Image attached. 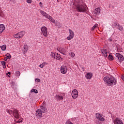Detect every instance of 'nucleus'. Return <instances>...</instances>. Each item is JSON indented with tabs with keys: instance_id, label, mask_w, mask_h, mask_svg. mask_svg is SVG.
<instances>
[{
	"instance_id": "1",
	"label": "nucleus",
	"mask_w": 124,
	"mask_h": 124,
	"mask_svg": "<svg viewBox=\"0 0 124 124\" xmlns=\"http://www.w3.org/2000/svg\"><path fill=\"white\" fill-rule=\"evenodd\" d=\"M73 8L77 10L78 12H86L87 11V5L83 2L80 1L78 3H74Z\"/></svg>"
},
{
	"instance_id": "2",
	"label": "nucleus",
	"mask_w": 124,
	"mask_h": 124,
	"mask_svg": "<svg viewBox=\"0 0 124 124\" xmlns=\"http://www.w3.org/2000/svg\"><path fill=\"white\" fill-rule=\"evenodd\" d=\"M104 81L107 86L111 87L113 85L117 84V79L115 78H110L109 77H105L104 78Z\"/></svg>"
},
{
	"instance_id": "3",
	"label": "nucleus",
	"mask_w": 124,
	"mask_h": 124,
	"mask_svg": "<svg viewBox=\"0 0 124 124\" xmlns=\"http://www.w3.org/2000/svg\"><path fill=\"white\" fill-rule=\"evenodd\" d=\"M11 109L12 110L7 109V112L8 113V114H10V115L13 114L15 118H16V119H19V118H20V116L19 115V113H18V110L15 109V108H13Z\"/></svg>"
},
{
	"instance_id": "4",
	"label": "nucleus",
	"mask_w": 124,
	"mask_h": 124,
	"mask_svg": "<svg viewBox=\"0 0 124 124\" xmlns=\"http://www.w3.org/2000/svg\"><path fill=\"white\" fill-rule=\"evenodd\" d=\"M48 29L45 26H43L41 28V34H43L44 36L47 37L48 36Z\"/></svg>"
},
{
	"instance_id": "5",
	"label": "nucleus",
	"mask_w": 124,
	"mask_h": 124,
	"mask_svg": "<svg viewBox=\"0 0 124 124\" xmlns=\"http://www.w3.org/2000/svg\"><path fill=\"white\" fill-rule=\"evenodd\" d=\"M116 56V60H118L120 63H121V62H123V61H124V56H123V55L120 53H116L115 54Z\"/></svg>"
},
{
	"instance_id": "6",
	"label": "nucleus",
	"mask_w": 124,
	"mask_h": 124,
	"mask_svg": "<svg viewBox=\"0 0 124 124\" xmlns=\"http://www.w3.org/2000/svg\"><path fill=\"white\" fill-rule=\"evenodd\" d=\"M24 35H25V31H22L15 34L14 35V36L15 38H21V37H23Z\"/></svg>"
},
{
	"instance_id": "7",
	"label": "nucleus",
	"mask_w": 124,
	"mask_h": 124,
	"mask_svg": "<svg viewBox=\"0 0 124 124\" xmlns=\"http://www.w3.org/2000/svg\"><path fill=\"white\" fill-rule=\"evenodd\" d=\"M51 57L58 60L61 59V55L57 53L51 52Z\"/></svg>"
},
{
	"instance_id": "8",
	"label": "nucleus",
	"mask_w": 124,
	"mask_h": 124,
	"mask_svg": "<svg viewBox=\"0 0 124 124\" xmlns=\"http://www.w3.org/2000/svg\"><path fill=\"white\" fill-rule=\"evenodd\" d=\"M72 96L73 98L76 99L78 97V91L76 89H74L73 90L72 92Z\"/></svg>"
},
{
	"instance_id": "9",
	"label": "nucleus",
	"mask_w": 124,
	"mask_h": 124,
	"mask_svg": "<svg viewBox=\"0 0 124 124\" xmlns=\"http://www.w3.org/2000/svg\"><path fill=\"white\" fill-rule=\"evenodd\" d=\"M69 32L70 34L69 36L67 37V39H68V40H71V39L73 38L74 36V32L71 29H69Z\"/></svg>"
},
{
	"instance_id": "10",
	"label": "nucleus",
	"mask_w": 124,
	"mask_h": 124,
	"mask_svg": "<svg viewBox=\"0 0 124 124\" xmlns=\"http://www.w3.org/2000/svg\"><path fill=\"white\" fill-rule=\"evenodd\" d=\"M96 118L102 122H104L105 121V119H104V118L102 117V115H101L99 113L96 114Z\"/></svg>"
},
{
	"instance_id": "11",
	"label": "nucleus",
	"mask_w": 124,
	"mask_h": 124,
	"mask_svg": "<svg viewBox=\"0 0 124 124\" xmlns=\"http://www.w3.org/2000/svg\"><path fill=\"white\" fill-rule=\"evenodd\" d=\"M36 116L38 118H42V111L40 109H38L36 111Z\"/></svg>"
},
{
	"instance_id": "12",
	"label": "nucleus",
	"mask_w": 124,
	"mask_h": 124,
	"mask_svg": "<svg viewBox=\"0 0 124 124\" xmlns=\"http://www.w3.org/2000/svg\"><path fill=\"white\" fill-rule=\"evenodd\" d=\"M57 51H59L60 53H61V54H62V55H65V52H66L65 51V49L62 47H58L57 49Z\"/></svg>"
},
{
	"instance_id": "13",
	"label": "nucleus",
	"mask_w": 124,
	"mask_h": 124,
	"mask_svg": "<svg viewBox=\"0 0 124 124\" xmlns=\"http://www.w3.org/2000/svg\"><path fill=\"white\" fill-rule=\"evenodd\" d=\"M61 73H62L63 74H65V73L67 72V69L66 68V67L65 66H62L61 67Z\"/></svg>"
},
{
	"instance_id": "14",
	"label": "nucleus",
	"mask_w": 124,
	"mask_h": 124,
	"mask_svg": "<svg viewBox=\"0 0 124 124\" xmlns=\"http://www.w3.org/2000/svg\"><path fill=\"white\" fill-rule=\"evenodd\" d=\"M5 30V27L4 26V25L1 24H0V33H2V32L3 31Z\"/></svg>"
},
{
	"instance_id": "15",
	"label": "nucleus",
	"mask_w": 124,
	"mask_h": 124,
	"mask_svg": "<svg viewBox=\"0 0 124 124\" xmlns=\"http://www.w3.org/2000/svg\"><path fill=\"white\" fill-rule=\"evenodd\" d=\"M40 109L42 113H46L47 112V108L44 106H41Z\"/></svg>"
},
{
	"instance_id": "16",
	"label": "nucleus",
	"mask_w": 124,
	"mask_h": 124,
	"mask_svg": "<svg viewBox=\"0 0 124 124\" xmlns=\"http://www.w3.org/2000/svg\"><path fill=\"white\" fill-rule=\"evenodd\" d=\"M94 14H95L96 15H99V14H100V9L99 8L95 9L94 12Z\"/></svg>"
},
{
	"instance_id": "17",
	"label": "nucleus",
	"mask_w": 124,
	"mask_h": 124,
	"mask_svg": "<svg viewBox=\"0 0 124 124\" xmlns=\"http://www.w3.org/2000/svg\"><path fill=\"white\" fill-rule=\"evenodd\" d=\"M5 56H6V57L4 58V60L6 62L8 59H11V55L9 53H7Z\"/></svg>"
},
{
	"instance_id": "18",
	"label": "nucleus",
	"mask_w": 124,
	"mask_h": 124,
	"mask_svg": "<svg viewBox=\"0 0 124 124\" xmlns=\"http://www.w3.org/2000/svg\"><path fill=\"white\" fill-rule=\"evenodd\" d=\"M92 77H93V74L92 73H88L87 75H86V78L87 79H91Z\"/></svg>"
},
{
	"instance_id": "19",
	"label": "nucleus",
	"mask_w": 124,
	"mask_h": 124,
	"mask_svg": "<svg viewBox=\"0 0 124 124\" xmlns=\"http://www.w3.org/2000/svg\"><path fill=\"white\" fill-rule=\"evenodd\" d=\"M23 51H24V54H26L27 52H28V45H24L23 46Z\"/></svg>"
},
{
	"instance_id": "20",
	"label": "nucleus",
	"mask_w": 124,
	"mask_h": 124,
	"mask_svg": "<svg viewBox=\"0 0 124 124\" xmlns=\"http://www.w3.org/2000/svg\"><path fill=\"white\" fill-rule=\"evenodd\" d=\"M101 53L104 55V57H107V51L105 49H102Z\"/></svg>"
},
{
	"instance_id": "21",
	"label": "nucleus",
	"mask_w": 124,
	"mask_h": 124,
	"mask_svg": "<svg viewBox=\"0 0 124 124\" xmlns=\"http://www.w3.org/2000/svg\"><path fill=\"white\" fill-rule=\"evenodd\" d=\"M11 87H12V88H13V89H16V84H15V82L12 81L11 82Z\"/></svg>"
},
{
	"instance_id": "22",
	"label": "nucleus",
	"mask_w": 124,
	"mask_h": 124,
	"mask_svg": "<svg viewBox=\"0 0 124 124\" xmlns=\"http://www.w3.org/2000/svg\"><path fill=\"white\" fill-rule=\"evenodd\" d=\"M40 12L42 14V15H43V16H44V17L46 16V15H47V13H46V12L42 10H41Z\"/></svg>"
},
{
	"instance_id": "23",
	"label": "nucleus",
	"mask_w": 124,
	"mask_h": 124,
	"mask_svg": "<svg viewBox=\"0 0 124 124\" xmlns=\"http://www.w3.org/2000/svg\"><path fill=\"white\" fill-rule=\"evenodd\" d=\"M0 47L2 51H5V50H6V45H4Z\"/></svg>"
},
{
	"instance_id": "24",
	"label": "nucleus",
	"mask_w": 124,
	"mask_h": 124,
	"mask_svg": "<svg viewBox=\"0 0 124 124\" xmlns=\"http://www.w3.org/2000/svg\"><path fill=\"white\" fill-rule=\"evenodd\" d=\"M108 60H109V61H113L114 60V57H113V56H112V55L109 54L108 56Z\"/></svg>"
},
{
	"instance_id": "25",
	"label": "nucleus",
	"mask_w": 124,
	"mask_h": 124,
	"mask_svg": "<svg viewBox=\"0 0 124 124\" xmlns=\"http://www.w3.org/2000/svg\"><path fill=\"white\" fill-rule=\"evenodd\" d=\"M56 97L59 100H62V99H63V97L62 96L57 95Z\"/></svg>"
},
{
	"instance_id": "26",
	"label": "nucleus",
	"mask_w": 124,
	"mask_h": 124,
	"mask_svg": "<svg viewBox=\"0 0 124 124\" xmlns=\"http://www.w3.org/2000/svg\"><path fill=\"white\" fill-rule=\"evenodd\" d=\"M1 63L2 64V65H3V67L4 68H6V66H5V63H6V62H5L4 61H1Z\"/></svg>"
},
{
	"instance_id": "27",
	"label": "nucleus",
	"mask_w": 124,
	"mask_h": 124,
	"mask_svg": "<svg viewBox=\"0 0 124 124\" xmlns=\"http://www.w3.org/2000/svg\"><path fill=\"white\" fill-rule=\"evenodd\" d=\"M31 93H38V91L36 89H32Z\"/></svg>"
},
{
	"instance_id": "28",
	"label": "nucleus",
	"mask_w": 124,
	"mask_h": 124,
	"mask_svg": "<svg viewBox=\"0 0 124 124\" xmlns=\"http://www.w3.org/2000/svg\"><path fill=\"white\" fill-rule=\"evenodd\" d=\"M98 26V24H95L93 27L91 29V31H93L94 30V29H95V28H97Z\"/></svg>"
},
{
	"instance_id": "29",
	"label": "nucleus",
	"mask_w": 124,
	"mask_h": 124,
	"mask_svg": "<svg viewBox=\"0 0 124 124\" xmlns=\"http://www.w3.org/2000/svg\"><path fill=\"white\" fill-rule=\"evenodd\" d=\"M15 75H16V76L19 77V76H20V75H21V73L20 72V71H17L16 72Z\"/></svg>"
},
{
	"instance_id": "30",
	"label": "nucleus",
	"mask_w": 124,
	"mask_h": 124,
	"mask_svg": "<svg viewBox=\"0 0 124 124\" xmlns=\"http://www.w3.org/2000/svg\"><path fill=\"white\" fill-rule=\"evenodd\" d=\"M45 17L46 18H47L48 20H51V19H52V17L50 16V15H48L47 14H46V15Z\"/></svg>"
},
{
	"instance_id": "31",
	"label": "nucleus",
	"mask_w": 124,
	"mask_h": 124,
	"mask_svg": "<svg viewBox=\"0 0 124 124\" xmlns=\"http://www.w3.org/2000/svg\"><path fill=\"white\" fill-rule=\"evenodd\" d=\"M118 30H119V31H123L124 30V28L122 26H121V25H119V26L117 27Z\"/></svg>"
},
{
	"instance_id": "32",
	"label": "nucleus",
	"mask_w": 124,
	"mask_h": 124,
	"mask_svg": "<svg viewBox=\"0 0 124 124\" xmlns=\"http://www.w3.org/2000/svg\"><path fill=\"white\" fill-rule=\"evenodd\" d=\"M70 56H71V57L72 58H74V57L75 56V54H74V53L71 52V53L69 54Z\"/></svg>"
},
{
	"instance_id": "33",
	"label": "nucleus",
	"mask_w": 124,
	"mask_h": 124,
	"mask_svg": "<svg viewBox=\"0 0 124 124\" xmlns=\"http://www.w3.org/2000/svg\"><path fill=\"white\" fill-rule=\"evenodd\" d=\"M80 1H83L82 0H74V3H78L79 2H80Z\"/></svg>"
},
{
	"instance_id": "34",
	"label": "nucleus",
	"mask_w": 124,
	"mask_h": 124,
	"mask_svg": "<svg viewBox=\"0 0 124 124\" xmlns=\"http://www.w3.org/2000/svg\"><path fill=\"white\" fill-rule=\"evenodd\" d=\"M49 20L50 21L52 22V23H53V24H55V23L56 22V21H55V19H54V18H52V17Z\"/></svg>"
},
{
	"instance_id": "35",
	"label": "nucleus",
	"mask_w": 124,
	"mask_h": 124,
	"mask_svg": "<svg viewBox=\"0 0 124 124\" xmlns=\"http://www.w3.org/2000/svg\"><path fill=\"white\" fill-rule=\"evenodd\" d=\"M114 25H115V27H116V28H118V27H119V26H120V24L117 22H115Z\"/></svg>"
},
{
	"instance_id": "36",
	"label": "nucleus",
	"mask_w": 124,
	"mask_h": 124,
	"mask_svg": "<svg viewBox=\"0 0 124 124\" xmlns=\"http://www.w3.org/2000/svg\"><path fill=\"white\" fill-rule=\"evenodd\" d=\"M44 63H42L39 65V67H41V68H43V67H44Z\"/></svg>"
},
{
	"instance_id": "37",
	"label": "nucleus",
	"mask_w": 124,
	"mask_h": 124,
	"mask_svg": "<svg viewBox=\"0 0 124 124\" xmlns=\"http://www.w3.org/2000/svg\"><path fill=\"white\" fill-rule=\"evenodd\" d=\"M65 124H73V123L71 122L68 121L66 122Z\"/></svg>"
},
{
	"instance_id": "38",
	"label": "nucleus",
	"mask_w": 124,
	"mask_h": 124,
	"mask_svg": "<svg viewBox=\"0 0 124 124\" xmlns=\"http://www.w3.org/2000/svg\"><path fill=\"white\" fill-rule=\"evenodd\" d=\"M11 74V73H10V72H8V73H7V75L10 78V75Z\"/></svg>"
},
{
	"instance_id": "39",
	"label": "nucleus",
	"mask_w": 124,
	"mask_h": 124,
	"mask_svg": "<svg viewBox=\"0 0 124 124\" xmlns=\"http://www.w3.org/2000/svg\"><path fill=\"white\" fill-rule=\"evenodd\" d=\"M35 81H36V82H40V79H39V78H36L35 79Z\"/></svg>"
},
{
	"instance_id": "40",
	"label": "nucleus",
	"mask_w": 124,
	"mask_h": 124,
	"mask_svg": "<svg viewBox=\"0 0 124 124\" xmlns=\"http://www.w3.org/2000/svg\"><path fill=\"white\" fill-rule=\"evenodd\" d=\"M39 4H40V6L41 7H43V4L42 3V2H40L39 3Z\"/></svg>"
},
{
	"instance_id": "41",
	"label": "nucleus",
	"mask_w": 124,
	"mask_h": 124,
	"mask_svg": "<svg viewBox=\"0 0 124 124\" xmlns=\"http://www.w3.org/2000/svg\"><path fill=\"white\" fill-rule=\"evenodd\" d=\"M27 2L28 3H31V0H27Z\"/></svg>"
},
{
	"instance_id": "42",
	"label": "nucleus",
	"mask_w": 124,
	"mask_h": 124,
	"mask_svg": "<svg viewBox=\"0 0 124 124\" xmlns=\"http://www.w3.org/2000/svg\"><path fill=\"white\" fill-rule=\"evenodd\" d=\"M108 41L111 42V41H113V40L111 39V38H108Z\"/></svg>"
},
{
	"instance_id": "43",
	"label": "nucleus",
	"mask_w": 124,
	"mask_h": 124,
	"mask_svg": "<svg viewBox=\"0 0 124 124\" xmlns=\"http://www.w3.org/2000/svg\"><path fill=\"white\" fill-rule=\"evenodd\" d=\"M121 79H122V80H123V81H124V76H122L121 77Z\"/></svg>"
},
{
	"instance_id": "44",
	"label": "nucleus",
	"mask_w": 124,
	"mask_h": 124,
	"mask_svg": "<svg viewBox=\"0 0 124 124\" xmlns=\"http://www.w3.org/2000/svg\"><path fill=\"white\" fill-rule=\"evenodd\" d=\"M20 122H21V121H18L17 122V123H18V124H20Z\"/></svg>"
},
{
	"instance_id": "45",
	"label": "nucleus",
	"mask_w": 124,
	"mask_h": 124,
	"mask_svg": "<svg viewBox=\"0 0 124 124\" xmlns=\"http://www.w3.org/2000/svg\"><path fill=\"white\" fill-rule=\"evenodd\" d=\"M9 1H11L12 0H8Z\"/></svg>"
},
{
	"instance_id": "46",
	"label": "nucleus",
	"mask_w": 124,
	"mask_h": 124,
	"mask_svg": "<svg viewBox=\"0 0 124 124\" xmlns=\"http://www.w3.org/2000/svg\"><path fill=\"white\" fill-rule=\"evenodd\" d=\"M0 16H1V14H0Z\"/></svg>"
}]
</instances>
